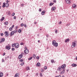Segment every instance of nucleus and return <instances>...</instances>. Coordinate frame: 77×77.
<instances>
[{
  "label": "nucleus",
  "instance_id": "bb28decb",
  "mask_svg": "<svg viewBox=\"0 0 77 77\" xmlns=\"http://www.w3.org/2000/svg\"><path fill=\"white\" fill-rule=\"evenodd\" d=\"M67 3H68V4H69H69L71 3V2H70V1L68 0V2Z\"/></svg>",
  "mask_w": 77,
  "mask_h": 77
},
{
  "label": "nucleus",
  "instance_id": "13d9d810",
  "mask_svg": "<svg viewBox=\"0 0 77 77\" xmlns=\"http://www.w3.org/2000/svg\"><path fill=\"white\" fill-rule=\"evenodd\" d=\"M2 62H5V60L3 59H2Z\"/></svg>",
  "mask_w": 77,
  "mask_h": 77
},
{
  "label": "nucleus",
  "instance_id": "052dcab7",
  "mask_svg": "<svg viewBox=\"0 0 77 77\" xmlns=\"http://www.w3.org/2000/svg\"><path fill=\"white\" fill-rule=\"evenodd\" d=\"M54 3H56V0H54Z\"/></svg>",
  "mask_w": 77,
  "mask_h": 77
},
{
  "label": "nucleus",
  "instance_id": "bf43d9fd",
  "mask_svg": "<svg viewBox=\"0 0 77 77\" xmlns=\"http://www.w3.org/2000/svg\"><path fill=\"white\" fill-rule=\"evenodd\" d=\"M59 24H62V22H60L59 23Z\"/></svg>",
  "mask_w": 77,
  "mask_h": 77
},
{
  "label": "nucleus",
  "instance_id": "2f4dec72",
  "mask_svg": "<svg viewBox=\"0 0 77 77\" xmlns=\"http://www.w3.org/2000/svg\"><path fill=\"white\" fill-rule=\"evenodd\" d=\"M40 75L41 77H42V76H43L42 73H40Z\"/></svg>",
  "mask_w": 77,
  "mask_h": 77
},
{
  "label": "nucleus",
  "instance_id": "a878e982",
  "mask_svg": "<svg viewBox=\"0 0 77 77\" xmlns=\"http://www.w3.org/2000/svg\"><path fill=\"white\" fill-rule=\"evenodd\" d=\"M15 43H14L12 45V47H14L15 46Z\"/></svg>",
  "mask_w": 77,
  "mask_h": 77
},
{
  "label": "nucleus",
  "instance_id": "5fc2aeb1",
  "mask_svg": "<svg viewBox=\"0 0 77 77\" xmlns=\"http://www.w3.org/2000/svg\"><path fill=\"white\" fill-rule=\"evenodd\" d=\"M8 15H11V13H8Z\"/></svg>",
  "mask_w": 77,
  "mask_h": 77
},
{
  "label": "nucleus",
  "instance_id": "b1692460",
  "mask_svg": "<svg viewBox=\"0 0 77 77\" xmlns=\"http://www.w3.org/2000/svg\"><path fill=\"white\" fill-rule=\"evenodd\" d=\"M72 43H73L74 44H76V43H77V41H74L73 42H72Z\"/></svg>",
  "mask_w": 77,
  "mask_h": 77
},
{
  "label": "nucleus",
  "instance_id": "09e8293b",
  "mask_svg": "<svg viewBox=\"0 0 77 77\" xmlns=\"http://www.w3.org/2000/svg\"><path fill=\"white\" fill-rule=\"evenodd\" d=\"M39 12H41V11H42V9L41 8L39 9L38 10Z\"/></svg>",
  "mask_w": 77,
  "mask_h": 77
},
{
  "label": "nucleus",
  "instance_id": "864d4df0",
  "mask_svg": "<svg viewBox=\"0 0 77 77\" xmlns=\"http://www.w3.org/2000/svg\"><path fill=\"white\" fill-rule=\"evenodd\" d=\"M21 6H22V7H23V6H24V4H21Z\"/></svg>",
  "mask_w": 77,
  "mask_h": 77
},
{
  "label": "nucleus",
  "instance_id": "2eb2a0df",
  "mask_svg": "<svg viewBox=\"0 0 77 77\" xmlns=\"http://www.w3.org/2000/svg\"><path fill=\"white\" fill-rule=\"evenodd\" d=\"M69 39L67 38L65 41V42H69Z\"/></svg>",
  "mask_w": 77,
  "mask_h": 77
},
{
  "label": "nucleus",
  "instance_id": "20e7f679",
  "mask_svg": "<svg viewBox=\"0 0 77 77\" xmlns=\"http://www.w3.org/2000/svg\"><path fill=\"white\" fill-rule=\"evenodd\" d=\"M5 48L6 49H7L8 50H9L11 49V47L10 46H8V45H6Z\"/></svg>",
  "mask_w": 77,
  "mask_h": 77
},
{
  "label": "nucleus",
  "instance_id": "6ab92c4d",
  "mask_svg": "<svg viewBox=\"0 0 77 77\" xmlns=\"http://www.w3.org/2000/svg\"><path fill=\"white\" fill-rule=\"evenodd\" d=\"M4 24H5L6 26L8 24V21L5 22L4 23Z\"/></svg>",
  "mask_w": 77,
  "mask_h": 77
},
{
  "label": "nucleus",
  "instance_id": "e2e57ef3",
  "mask_svg": "<svg viewBox=\"0 0 77 77\" xmlns=\"http://www.w3.org/2000/svg\"><path fill=\"white\" fill-rule=\"evenodd\" d=\"M66 3H68V0H65Z\"/></svg>",
  "mask_w": 77,
  "mask_h": 77
},
{
  "label": "nucleus",
  "instance_id": "5701e85b",
  "mask_svg": "<svg viewBox=\"0 0 77 77\" xmlns=\"http://www.w3.org/2000/svg\"><path fill=\"white\" fill-rule=\"evenodd\" d=\"M37 66H40V63H38L37 64Z\"/></svg>",
  "mask_w": 77,
  "mask_h": 77
},
{
  "label": "nucleus",
  "instance_id": "dca6fc26",
  "mask_svg": "<svg viewBox=\"0 0 77 77\" xmlns=\"http://www.w3.org/2000/svg\"><path fill=\"white\" fill-rule=\"evenodd\" d=\"M76 5L75 4H73L72 5V7L73 8H75V7H76Z\"/></svg>",
  "mask_w": 77,
  "mask_h": 77
},
{
  "label": "nucleus",
  "instance_id": "37998d69",
  "mask_svg": "<svg viewBox=\"0 0 77 77\" xmlns=\"http://www.w3.org/2000/svg\"><path fill=\"white\" fill-rule=\"evenodd\" d=\"M15 77H18V75L17 74H16V75H15Z\"/></svg>",
  "mask_w": 77,
  "mask_h": 77
},
{
  "label": "nucleus",
  "instance_id": "69168bd1",
  "mask_svg": "<svg viewBox=\"0 0 77 77\" xmlns=\"http://www.w3.org/2000/svg\"><path fill=\"white\" fill-rule=\"evenodd\" d=\"M6 2H7V3H9V1H8V0H7L6 1Z\"/></svg>",
  "mask_w": 77,
  "mask_h": 77
},
{
  "label": "nucleus",
  "instance_id": "c03bdc74",
  "mask_svg": "<svg viewBox=\"0 0 77 77\" xmlns=\"http://www.w3.org/2000/svg\"><path fill=\"white\" fill-rule=\"evenodd\" d=\"M25 50H28V49H27V47H25Z\"/></svg>",
  "mask_w": 77,
  "mask_h": 77
},
{
  "label": "nucleus",
  "instance_id": "6e6d98bb",
  "mask_svg": "<svg viewBox=\"0 0 77 77\" xmlns=\"http://www.w3.org/2000/svg\"><path fill=\"white\" fill-rule=\"evenodd\" d=\"M36 76H38V73H37L35 74Z\"/></svg>",
  "mask_w": 77,
  "mask_h": 77
},
{
  "label": "nucleus",
  "instance_id": "79ce46f5",
  "mask_svg": "<svg viewBox=\"0 0 77 77\" xmlns=\"http://www.w3.org/2000/svg\"><path fill=\"white\" fill-rule=\"evenodd\" d=\"M36 58L37 59H38V60H39V56L37 57H36Z\"/></svg>",
  "mask_w": 77,
  "mask_h": 77
},
{
  "label": "nucleus",
  "instance_id": "a19ab883",
  "mask_svg": "<svg viewBox=\"0 0 77 77\" xmlns=\"http://www.w3.org/2000/svg\"><path fill=\"white\" fill-rule=\"evenodd\" d=\"M32 57H30V58H28V60H31L32 59Z\"/></svg>",
  "mask_w": 77,
  "mask_h": 77
},
{
  "label": "nucleus",
  "instance_id": "7ed1b4c3",
  "mask_svg": "<svg viewBox=\"0 0 77 77\" xmlns=\"http://www.w3.org/2000/svg\"><path fill=\"white\" fill-rule=\"evenodd\" d=\"M4 34L5 35V36L6 37H8V36H9V34H8L7 31H5L4 32Z\"/></svg>",
  "mask_w": 77,
  "mask_h": 77
},
{
  "label": "nucleus",
  "instance_id": "4c0bfd02",
  "mask_svg": "<svg viewBox=\"0 0 77 77\" xmlns=\"http://www.w3.org/2000/svg\"><path fill=\"white\" fill-rule=\"evenodd\" d=\"M44 69H47V66H45L44 67Z\"/></svg>",
  "mask_w": 77,
  "mask_h": 77
},
{
  "label": "nucleus",
  "instance_id": "de8ad7c7",
  "mask_svg": "<svg viewBox=\"0 0 77 77\" xmlns=\"http://www.w3.org/2000/svg\"><path fill=\"white\" fill-rule=\"evenodd\" d=\"M20 26H21V27H23V26H24V24L23 23H22L21 25Z\"/></svg>",
  "mask_w": 77,
  "mask_h": 77
},
{
  "label": "nucleus",
  "instance_id": "680f3d73",
  "mask_svg": "<svg viewBox=\"0 0 77 77\" xmlns=\"http://www.w3.org/2000/svg\"><path fill=\"white\" fill-rule=\"evenodd\" d=\"M5 54H6V53H4L3 54V56H5Z\"/></svg>",
  "mask_w": 77,
  "mask_h": 77
},
{
  "label": "nucleus",
  "instance_id": "393cba45",
  "mask_svg": "<svg viewBox=\"0 0 77 77\" xmlns=\"http://www.w3.org/2000/svg\"><path fill=\"white\" fill-rule=\"evenodd\" d=\"M26 70H30V68H29V67L28 66L26 67Z\"/></svg>",
  "mask_w": 77,
  "mask_h": 77
},
{
  "label": "nucleus",
  "instance_id": "3c124183",
  "mask_svg": "<svg viewBox=\"0 0 77 77\" xmlns=\"http://www.w3.org/2000/svg\"><path fill=\"white\" fill-rule=\"evenodd\" d=\"M4 35V34H3V33H2L0 35L1 36H3Z\"/></svg>",
  "mask_w": 77,
  "mask_h": 77
},
{
  "label": "nucleus",
  "instance_id": "a18cd8bd",
  "mask_svg": "<svg viewBox=\"0 0 77 77\" xmlns=\"http://www.w3.org/2000/svg\"><path fill=\"white\" fill-rule=\"evenodd\" d=\"M20 44L21 45H24V43L23 42H21L20 43Z\"/></svg>",
  "mask_w": 77,
  "mask_h": 77
},
{
  "label": "nucleus",
  "instance_id": "4be33fe9",
  "mask_svg": "<svg viewBox=\"0 0 77 77\" xmlns=\"http://www.w3.org/2000/svg\"><path fill=\"white\" fill-rule=\"evenodd\" d=\"M1 41H2V42H4L5 41V39L4 38H2L1 39Z\"/></svg>",
  "mask_w": 77,
  "mask_h": 77
},
{
  "label": "nucleus",
  "instance_id": "412c9836",
  "mask_svg": "<svg viewBox=\"0 0 77 77\" xmlns=\"http://www.w3.org/2000/svg\"><path fill=\"white\" fill-rule=\"evenodd\" d=\"M3 5H2V7L3 8H5V6H6V5H5V2H4L3 3Z\"/></svg>",
  "mask_w": 77,
  "mask_h": 77
},
{
  "label": "nucleus",
  "instance_id": "c9c22d12",
  "mask_svg": "<svg viewBox=\"0 0 77 77\" xmlns=\"http://www.w3.org/2000/svg\"><path fill=\"white\" fill-rule=\"evenodd\" d=\"M9 30H10V31H12V27L10 28Z\"/></svg>",
  "mask_w": 77,
  "mask_h": 77
},
{
  "label": "nucleus",
  "instance_id": "c756f323",
  "mask_svg": "<svg viewBox=\"0 0 77 77\" xmlns=\"http://www.w3.org/2000/svg\"><path fill=\"white\" fill-rule=\"evenodd\" d=\"M51 63H54V60H51Z\"/></svg>",
  "mask_w": 77,
  "mask_h": 77
},
{
  "label": "nucleus",
  "instance_id": "6e6552de",
  "mask_svg": "<svg viewBox=\"0 0 77 77\" xmlns=\"http://www.w3.org/2000/svg\"><path fill=\"white\" fill-rule=\"evenodd\" d=\"M75 45H76V44L72 43V48H74V47H75Z\"/></svg>",
  "mask_w": 77,
  "mask_h": 77
},
{
  "label": "nucleus",
  "instance_id": "4d7b16f0",
  "mask_svg": "<svg viewBox=\"0 0 77 77\" xmlns=\"http://www.w3.org/2000/svg\"><path fill=\"white\" fill-rule=\"evenodd\" d=\"M16 18H17V17H16L14 16V20H15Z\"/></svg>",
  "mask_w": 77,
  "mask_h": 77
},
{
  "label": "nucleus",
  "instance_id": "0eeeda50",
  "mask_svg": "<svg viewBox=\"0 0 77 77\" xmlns=\"http://www.w3.org/2000/svg\"><path fill=\"white\" fill-rule=\"evenodd\" d=\"M14 31H12L10 33V36H12V35H14Z\"/></svg>",
  "mask_w": 77,
  "mask_h": 77
},
{
  "label": "nucleus",
  "instance_id": "c85d7f7f",
  "mask_svg": "<svg viewBox=\"0 0 77 77\" xmlns=\"http://www.w3.org/2000/svg\"><path fill=\"white\" fill-rule=\"evenodd\" d=\"M36 55H35V54H33V57H34V59H35V58H36Z\"/></svg>",
  "mask_w": 77,
  "mask_h": 77
},
{
  "label": "nucleus",
  "instance_id": "f257e3e1",
  "mask_svg": "<svg viewBox=\"0 0 77 77\" xmlns=\"http://www.w3.org/2000/svg\"><path fill=\"white\" fill-rule=\"evenodd\" d=\"M65 67H66V66L65 65V64H64L61 66V67H58V68L59 71H61V70H62V69H63L64 68H65Z\"/></svg>",
  "mask_w": 77,
  "mask_h": 77
},
{
  "label": "nucleus",
  "instance_id": "f704fd0d",
  "mask_svg": "<svg viewBox=\"0 0 77 77\" xmlns=\"http://www.w3.org/2000/svg\"><path fill=\"white\" fill-rule=\"evenodd\" d=\"M44 69H41V72H44Z\"/></svg>",
  "mask_w": 77,
  "mask_h": 77
},
{
  "label": "nucleus",
  "instance_id": "ddd939ff",
  "mask_svg": "<svg viewBox=\"0 0 77 77\" xmlns=\"http://www.w3.org/2000/svg\"><path fill=\"white\" fill-rule=\"evenodd\" d=\"M5 7H6V8H8L9 6V4L8 3H6L5 4Z\"/></svg>",
  "mask_w": 77,
  "mask_h": 77
},
{
  "label": "nucleus",
  "instance_id": "9b49d317",
  "mask_svg": "<svg viewBox=\"0 0 77 77\" xmlns=\"http://www.w3.org/2000/svg\"><path fill=\"white\" fill-rule=\"evenodd\" d=\"M56 9V7H52L51 8L52 11H54Z\"/></svg>",
  "mask_w": 77,
  "mask_h": 77
},
{
  "label": "nucleus",
  "instance_id": "1a4fd4ad",
  "mask_svg": "<svg viewBox=\"0 0 77 77\" xmlns=\"http://www.w3.org/2000/svg\"><path fill=\"white\" fill-rule=\"evenodd\" d=\"M24 52L26 54H28V53H29V50H24Z\"/></svg>",
  "mask_w": 77,
  "mask_h": 77
},
{
  "label": "nucleus",
  "instance_id": "a211bd4d",
  "mask_svg": "<svg viewBox=\"0 0 77 77\" xmlns=\"http://www.w3.org/2000/svg\"><path fill=\"white\" fill-rule=\"evenodd\" d=\"M3 75V73H0V77H2Z\"/></svg>",
  "mask_w": 77,
  "mask_h": 77
},
{
  "label": "nucleus",
  "instance_id": "423d86ee",
  "mask_svg": "<svg viewBox=\"0 0 77 77\" xmlns=\"http://www.w3.org/2000/svg\"><path fill=\"white\" fill-rule=\"evenodd\" d=\"M65 69H63V71H62V72H60V74H64L65 73Z\"/></svg>",
  "mask_w": 77,
  "mask_h": 77
},
{
  "label": "nucleus",
  "instance_id": "f03ea898",
  "mask_svg": "<svg viewBox=\"0 0 77 77\" xmlns=\"http://www.w3.org/2000/svg\"><path fill=\"white\" fill-rule=\"evenodd\" d=\"M23 53H21V54L18 57V58L20 59L22 58V57H23Z\"/></svg>",
  "mask_w": 77,
  "mask_h": 77
},
{
  "label": "nucleus",
  "instance_id": "774afa93",
  "mask_svg": "<svg viewBox=\"0 0 77 77\" xmlns=\"http://www.w3.org/2000/svg\"><path fill=\"white\" fill-rule=\"evenodd\" d=\"M58 77H61V76H60V75H59L58 76Z\"/></svg>",
  "mask_w": 77,
  "mask_h": 77
},
{
  "label": "nucleus",
  "instance_id": "e433bc0d",
  "mask_svg": "<svg viewBox=\"0 0 77 77\" xmlns=\"http://www.w3.org/2000/svg\"><path fill=\"white\" fill-rule=\"evenodd\" d=\"M20 62H23V60L22 59H20Z\"/></svg>",
  "mask_w": 77,
  "mask_h": 77
},
{
  "label": "nucleus",
  "instance_id": "8fccbe9b",
  "mask_svg": "<svg viewBox=\"0 0 77 77\" xmlns=\"http://www.w3.org/2000/svg\"><path fill=\"white\" fill-rule=\"evenodd\" d=\"M12 16H14V15H15V13L13 12V14H12Z\"/></svg>",
  "mask_w": 77,
  "mask_h": 77
},
{
  "label": "nucleus",
  "instance_id": "aec40b11",
  "mask_svg": "<svg viewBox=\"0 0 77 77\" xmlns=\"http://www.w3.org/2000/svg\"><path fill=\"white\" fill-rule=\"evenodd\" d=\"M44 14H45V11H43L42 12V15H44Z\"/></svg>",
  "mask_w": 77,
  "mask_h": 77
},
{
  "label": "nucleus",
  "instance_id": "49530a36",
  "mask_svg": "<svg viewBox=\"0 0 77 77\" xmlns=\"http://www.w3.org/2000/svg\"><path fill=\"white\" fill-rule=\"evenodd\" d=\"M11 50H12V51H14V50H15V48H12L11 49Z\"/></svg>",
  "mask_w": 77,
  "mask_h": 77
},
{
  "label": "nucleus",
  "instance_id": "f8f14e48",
  "mask_svg": "<svg viewBox=\"0 0 77 77\" xmlns=\"http://www.w3.org/2000/svg\"><path fill=\"white\" fill-rule=\"evenodd\" d=\"M53 45V46H55V47H57V46H58V43H57L56 42Z\"/></svg>",
  "mask_w": 77,
  "mask_h": 77
},
{
  "label": "nucleus",
  "instance_id": "58836bf2",
  "mask_svg": "<svg viewBox=\"0 0 77 77\" xmlns=\"http://www.w3.org/2000/svg\"><path fill=\"white\" fill-rule=\"evenodd\" d=\"M23 26H24V27H26H26H27V25H26V24H25L24 25H23Z\"/></svg>",
  "mask_w": 77,
  "mask_h": 77
},
{
  "label": "nucleus",
  "instance_id": "338daca9",
  "mask_svg": "<svg viewBox=\"0 0 77 77\" xmlns=\"http://www.w3.org/2000/svg\"><path fill=\"white\" fill-rule=\"evenodd\" d=\"M16 29H18V26H16Z\"/></svg>",
  "mask_w": 77,
  "mask_h": 77
},
{
  "label": "nucleus",
  "instance_id": "7c9ffc66",
  "mask_svg": "<svg viewBox=\"0 0 77 77\" xmlns=\"http://www.w3.org/2000/svg\"><path fill=\"white\" fill-rule=\"evenodd\" d=\"M14 33H16L17 32V30H15L14 31H13Z\"/></svg>",
  "mask_w": 77,
  "mask_h": 77
},
{
  "label": "nucleus",
  "instance_id": "4468645a",
  "mask_svg": "<svg viewBox=\"0 0 77 77\" xmlns=\"http://www.w3.org/2000/svg\"><path fill=\"white\" fill-rule=\"evenodd\" d=\"M56 43V41H55V40L53 41H52V44L53 45H54V44H55Z\"/></svg>",
  "mask_w": 77,
  "mask_h": 77
},
{
  "label": "nucleus",
  "instance_id": "0e129e2a",
  "mask_svg": "<svg viewBox=\"0 0 77 77\" xmlns=\"http://www.w3.org/2000/svg\"><path fill=\"white\" fill-rule=\"evenodd\" d=\"M48 36H49V35H46V37L47 38H48Z\"/></svg>",
  "mask_w": 77,
  "mask_h": 77
},
{
  "label": "nucleus",
  "instance_id": "cd10ccee",
  "mask_svg": "<svg viewBox=\"0 0 77 77\" xmlns=\"http://www.w3.org/2000/svg\"><path fill=\"white\" fill-rule=\"evenodd\" d=\"M55 33H56V34H57V32H58V31L57 29H56L55 31Z\"/></svg>",
  "mask_w": 77,
  "mask_h": 77
},
{
  "label": "nucleus",
  "instance_id": "9d476101",
  "mask_svg": "<svg viewBox=\"0 0 77 77\" xmlns=\"http://www.w3.org/2000/svg\"><path fill=\"white\" fill-rule=\"evenodd\" d=\"M72 66L73 67H76V66H77V64H76L73 63L72 65Z\"/></svg>",
  "mask_w": 77,
  "mask_h": 77
},
{
  "label": "nucleus",
  "instance_id": "ea45409f",
  "mask_svg": "<svg viewBox=\"0 0 77 77\" xmlns=\"http://www.w3.org/2000/svg\"><path fill=\"white\" fill-rule=\"evenodd\" d=\"M70 25V23H68L66 24V26L68 27V26H69Z\"/></svg>",
  "mask_w": 77,
  "mask_h": 77
},
{
  "label": "nucleus",
  "instance_id": "f3484780",
  "mask_svg": "<svg viewBox=\"0 0 77 77\" xmlns=\"http://www.w3.org/2000/svg\"><path fill=\"white\" fill-rule=\"evenodd\" d=\"M4 20H5V17H2L1 19V21H3Z\"/></svg>",
  "mask_w": 77,
  "mask_h": 77
},
{
  "label": "nucleus",
  "instance_id": "72a5a7b5",
  "mask_svg": "<svg viewBox=\"0 0 77 77\" xmlns=\"http://www.w3.org/2000/svg\"><path fill=\"white\" fill-rule=\"evenodd\" d=\"M53 4H54V3H51L49 4V6H52V5H53Z\"/></svg>",
  "mask_w": 77,
  "mask_h": 77
},
{
  "label": "nucleus",
  "instance_id": "603ef678",
  "mask_svg": "<svg viewBox=\"0 0 77 77\" xmlns=\"http://www.w3.org/2000/svg\"><path fill=\"white\" fill-rule=\"evenodd\" d=\"M24 63H21V65L22 66H23V65H24Z\"/></svg>",
  "mask_w": 77,
  "mask_h": 77
},
{
  "label": "nucleus",
  "instance_id": "39448f33",
  "mask_svg": "<svg viewBox=\"0 0 77 77\" xmlns=\"http://www.w3.org/2000/svg\"><path fill=\"white\" fill-rule=\"evenodd\" d=\"M15 47L17 48H19V44L18 43H16V44L15 43Z\"/></svg>",
  "mask_w": 77,
  "mask_h": 77
},
{
  "label": "nucleus",
  "instance_id": "473e14b6",
  "mask_svg": "<svg viewBox=\"0 0 77 77\" xmlns=\"http://www.w3.org/2000/svg\"><path fill=\"white\" fill-rule=\"evenodd\" d=\"M21 32V29H19L18 30V32L19 33H20Z\"/></svg>",
  "mask_w": 77,
  "mask_h": 77
}]
</instances>
